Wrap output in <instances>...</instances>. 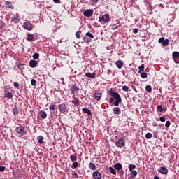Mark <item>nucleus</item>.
<instances>
[{
	"instance_id": "1",
	"label": "nucleus",
	"mask_w": 179,
	"mask_h": 179,
	"mask_svg": "<svg viewBox=\"0 0 179 179\" xmlns=\"http://www.w3.org/2000/svg\"><path fill=\"white\" fill-rule=\"evenodd\" d=\"M109 96H111L113 98H110L109 99V103L110 104H113L114 103V106L115 107H118L120 106V103L122 101V99L121 98V95L118 94V92H116L114 90L110 89L109 90ZM114 99H115V102H114Z\"/></svg>"
},
{
	"instance_id": "2",
	"label": "nucleus",
	"mask_w": 179,
	"mask_h": 179,
	"mask_svg": "<svg viewBox=\"0 0 179 179\" xmlns=\"http://www.w3.org/2000/svg\"><path fill=\"white\" fill-rule=\"evenodd\" d=\"M99 22L102 24L108 23V22H110V15H108V14H104L103 15L99 17Z\"/></svg>"
},
{
	"instance_id": "3",
	"label": "nucleus",
	"mask_w": 179,
	"mask_h": 179,
	"mask_svg": "<svg viewBox=\"0 0 179 179\" xmlns=\"http://www.w3.org/2000/svg\"><path fill=\"white\" fill-rule=\"evenodd\" d=\"M16 134H18L20 136H24L26 135V131H24V127L19 126L15 129Z\"/></svg>"
},
{
	"instance_id": "4",
	"label": "nucleus",
	"mask_w": 179,
	"mask_h": 179,
	"mask_svg": "<svg viewBox=\"0 0 179 179\" xmlns=\"http://www.w3.org/2000/svg\"><path fill=\"white\" fill-rule=\"evenodd\" d=\"M115 145L117 148H124V146H125V139L123 137L120 138L115 143Z\"/></svg>"
},
{
	"instance_id": "5",
	"label": "nucleus",
	"mask_w": 179,
	"mask_h": 179,
	"mask_svg": "<svg viewBox=\"0 0 179 179\" xmlns=\"http://www.w3.org/2000/svg\"><path fill=\"white\" fill-rule=\"evenodd\" d=\"M69 90L71 92V94L75 97V93H76V92H79V87L76 84H74L70 87Z\"/></svg>"
},
{
	"instance_id": "6",
	"label": "nucleus",
	"mask_w": 179,
	"mask_h": 179,
	"mask_svg": "<svg viewBox=\"0 0 179 179\" xmlns=\"http://www.w3.org/2000/svg\"><path fill=\"white\" fill-rule=\"evenodd\" d=\"M23 27L25 30H28L29 31H31V30H33V24L29 21L24 23Z\"/></svg>"
},
{
	"instance_id": "7",
	"label": "nucleus",
	"mask_w": 179,
	"mask_h": 179,
	"mask_svg": "<svg viewBox=\"0 0 179 179\" xmlns=\"http://www.w3.org/2000/svg\"><path fill=\"white\" fill-rule=\"evenodd\" d=\"M172 58L176 64H179V52H173L172 53Z\"/></svg>"
},
{
	"instance_id": "8",
	"label": "nucleus",
	"mask_w": 179,
	"mask_h": 179,
	"mask_svg": "<svg viewBox=\"0 0 179 179\" xmlns=\"http://www.w3.org/2000/svg\"><path fill=\"white\" fill-rule=\"evenodd\" d=\"M83 15L86 17H92V16H93V10H92V9L85 10L83 12Z\"/></svg>"
},
{
	"instance_id": "9",
	"label": "nucleus",
	"mask_w": 179,
	"mask_h": 179,
	"mask_svg": "<svg viewBox=\"0 0 179 179\" xmlns=\"http://www.w3.org/2000/svg\"><path fill=\"white\" fill-rule=\"evenodd\" d=\"M92 177L94 179H101V173L99 172V171H94L92 173Z\"/></svg>"
},
{
	"instance_id": "10",
	"label": "nucleus",
	"mask_w": 179,
	"mask_h": 179,
	"mask_svg": "<svg viewBox=\"0 0 179 179\" xmlns=\"http://www.w3.org/2000/svg\"><path fill=\"white\" fill-rule=\"evenodd\" d=\"M101 93L100 92H95L93 96L94 100H96L97 101H100L101 100Z\"/></svg>"
},
{
	"instance_id": "11",
	"label": "nucleus",
	"mask_w": 179,
	"mask_h": 179,
	"mask_svg": "<svg viewBox=\"0 0 179 179\" xmlns=\"http://www.w3.org/2000/svg\"><path fill=\"white\" fill-rule=\"evenodd\" d=\"M37 65H38V62L33 59L29 61V66L31 68H36L37 67Z\"/></svg>"
},
{
	"instance_id": "12",
	"label": "nucleus",
	"mask_w": 179,
	"mask_h": 179,
	"mask_svg": "<svg viewBox=\"0 0 179 179\" xmlns=\"http://www.w3.org/2000/svg\"><path fill=\"white\" fill-rule=\"evenodd\" d=\"M115 65H116L117 68H118V69H121V68H122V66H124V62H122L121 59H119L115 62Z\"/></svg>"
},
{
	"instance_id": "13",
	"label": "nucleus",
	"mask_w": 179,
	"mask_h": 179,
	"mask_svg": "<svg viewBox=\"0 0 179 179\" xmlns=\"http://www.w3.org/2000/svg\"><path fill=\"white\" fill-rule=\"evenodd\" d=\"M59 108L61 113H62V114H64V113H66L67 110L66 106H65V104L59 105Z\"/></svg>"
},
{
	"instance_id": "14",
	"label": "nucleus",
	"mask_w": 179,
	"mask_h": 179,
	"mask_svg": "<svg viewBox=\"0 0 179 179\" xmlns=\"http://www.w3.org/2000/svg\"><path fill=\"white\" fill-rule=\"evenodd\" d=\"M157 110L159 111V113H166L167 111V108H164L162 105H158L157 107Z\"/></svg>"
},
{
	"instance_id": "15",
	"label": "nucleus",
	"mask_w": 179,
	"mask_h": 179,
	"mask_svg": "<svg viewBox=\"0 0 179 179\" xmlns=\"http://www.w3.org/2000/svg\"><path fill=\"white\" fill-rule=\"evenodd\" d=\"M27 41H33L34 40V34L28 33L27 34Z\"/></svg>"
},
{
	"instance_id": "16",
	"label": "nucleus",
	"mask_w": 179,
	"mask_h": 179,
	"mask_svg": "<svg viewBox=\"0 0 179 179\" xmlns=\"http://www.w3.org/2000/svg\"><path fill=\"white\" fill-rule=\"evenodd\" d=\"M159 173L161 174H167L169 173V170L167 169V168L164 166H162L160 168Z\"/></svg>"
},
{
	"instance_id": "17",
	"label": "nucleus",
	"mask_w": 179,
	"mask_h": 179,
	"mask_svg": "<svg viewBox=\"0 0 179 179\" xmlns=\"http://www.w3.org/2000/svg\"><path fill=\"white\" fill-rule=\"evenodd\" d=\"M82 111L84 114H87V115H92V110H90V109L83 108Z\"/></svg>"
},
{
	"instance_id": "18",
	"label": "nucleus",
	"mask_w": 179,
	"mask_h": 179,
	"mask_svg": "<svg viewBox=\"0 0 179 179\" xmlns=\"http://www.w3.org/2000/svg\"><path fill=\"white\" fill-rule=\"evenodd\" d=\"M113 112L114 113V114L120 115V114H121V109L118 107H115L113 109Z\"/></svg>"
},
{
	"instance_id": "19",
	"label": "nucleus",
	"mask_w": 179,
	"mask_h": 179,
	"mask_svg": "<svg viewBox=\"0 0 179 179\" xmlns=\"http://www.w3.org/2000/svg\"><path fill=\"white\" fill-rule=\"evenodd\" d=\"M120 27H121V24H120V22L112 24V30H117V29H120Z\"/></svg>"
},
{
	"instance_id": "20",
	"label": "nucleus",
	"mask_w": 179,
	"mask_h": 179,
	"mask_svg": "<svg viewBox=\"0 0 179 179\" xmlns=\"http://www.w3.org/2000/svg\"><path fill=\"white\" fill-rule=\"evenodd\" d=\"M89 168L91 169V170H93L94 171L97 170V167L96 166V164H94V163L93 162H90L89 164Z\"/></svg>"
},
{
	"instance_id": "21",
	"label": "nucleus",
	"mask_w": 179,
	"mask_h": 179,
	"mask_svg": "<svg viewBox=\"0 0 179 179\" xmlns=\"http://www.w3.org/2000/svg\"><path fill=\"white\" fill-rule=\"evenodd\" d=\"M37 141L40 145H43L44 143V137L43 136H39L37 137Z\"/></svg>"
},
{
	"instance_id": "22",
	"label": "nucleus",
	"mask_w": 179,
	"mask_h": 179,
	"mask_svg": "<svg viewBox=\"0 0 179 179\" xmlns=\"http://www.w3.org/2000/svg\"><path fill=\"white\" fill-rule=\"evenodd\" d=\"M85 76H87V78H90V79H94L96 74L92 73H85Z\"/></svg>"
},
{
	"instance_id": "23",
	"label": "nucleus",
	"mask_w": 179,
	"mask_h": 179,
	"mask_svg": "<svg viewBox=\"0 0 179 179\" xmlns=\"http://www.w3.org/2000/svg\"><path fill=\"white\" fill-rule=\"evenodd\" d=\"M40 116L43 120H45V118H47V113H45L44 110H41L39 112Z\"/></svg>"
},
{
	"instance_id": "24",
	"label": "nucleus",
	"mask_w": 179,
	"mask_h": 179,
	"mask_svg": "<svg viewBox=\"0 0 179 179\" xmlns=\"http://www.w3.org/2000/svg\"><path fill=\"white\" fill-rule=\"evenodd\" d=\"M70 159L71 162H76V160H78V155H76V154H72L70 156Z\"/></svg>"
},
{
	"instance_id": "25",
	"label": "nucleus",
	"mask_w": 179,
	"mask_h": 179,
	"mask_svg": "<svg viewBox=\"0 0 179 179\" xmlns=\"http://www.w3.org/2000/svg\"><path fill=\"white\" fill-rule=\"evenodd\" d=\"M115 169L117 171L122 170V165L120 163H116L115 164Z\"/></svg>"
},
{
	"instance_id": "26",
	"label": "nucleus",
	"mask_w": 179,
	"mask_h": 179,
	"mask_svg": "<svg viewBox=\"0 0 179 179\" xmlns=\"http://www.w3.org/2000/svg\"><path fill=\"white\" fill-rule=\"evenodd\" d=\"M4 5L6 8H8V9H10V8H12V2L10 1H5Z\"/></svg>"
},
{
	"instance_id": "27",
	"label": "nucleus",
	"mask_w": 179,
	"mask_h": 179,
	"mask_svg": "<svg viewBox=\"0 0 179 179\" xmlns=\"http://www.w3.org/2000/svg\"><path fill=\"white\" fill-rule=\"evenodd\" d=\"M78 166H79V163L76 161L73 162L71 169H78Z\"/></svg>"
},
{
	"instance_id": "28",
	"label": "nucleus",
	"mask_w": 179,
	"mask_h": 179,
	"mask_svg": "<svg viewBox=\"0 0 179 179\" xmlns=\"http://www.w3.org/2000/svg\"><path fill=\"white\" fill-rule=\"evenodd\" d=\"M108 171H109V173H110L111 174H113L115 176V174H117V171H115V169H114V168H113L111 166H110L108 168Z\"/></svg>"
},
{
	"instance_id": "29",
	"label": "nucleus",
	"mask_w": 179,
	"mask_h": 179,
	"mask_svg": "<svg viewBox=\"0 0 179 179\" xmlns=\"http://www.w3.org/2000/svg\"><path fill=\"white\" fill-rule=\"evenodd\" d=\"M13 114L14 115H19V109H17V107H15L13 109Z\"/></svg>"
},
{
	"instance_id": "30",
	"label": "nucleus",
	"mask_w": 179,
	"mask_h": 179,
	"mask_svg": "<svg viewBox=\"0 0 179 179\" xmlns=\"http://www.w3.org/2000/svg\"><path fill=\"white\" fill-rule=\"evenodd\" d=\"M170 43V41H169V39H164V41L162 43V45H164V47L169 45Z\"/></svg>"
},
{
	"instance_id": "31",
	"label": "nucleus",
	"mask_w": 179,
	"mask_h": 179,
	"mask_svg": "<svg viewBox=\"0 0 179 179\" xmlns=\"http://www.w3.org/2000/svg\"><path fill=\"white\" fill-rule=\"evenodd\" d=\"M4 97H6L7 99H12V97H13V94L12 92H8L5 94Z\"/></svg>"
},
{
	"instance_id": "32",
	"label": "nucleus",
	"mask_w": 179,
	"mask_h": 179,
	"mask_svg": "<svg viewBox=\"0 0 179 179\" xmlns=\"http://www.w3.org/2000/svg\"><path fill=\"white\" fill-rule=\"evenodd\" d=\"M141 78H142V79H146V78H148V73L146 72H141Z\"/></svg>"
},
{
	"instance_id": "33",
	"label": "nucleus",
	"mask_w": 179,
	"mask_h": 179,
	"mask_svg": "<svg viewBox=\"0 0 179 179\" xmlns=\"http://www.w3.org/2000/svg\"><path fill=\"white\" fill-rule=\"evenodd\" d=\"M134 169H136V166L134 164H129V171H134Z\"/></svg>"
},
{
	"instance_id": "34",
	"label": "nucleus",
	"mask_w": 179,
	"mask_h": 179,
	"mask_svg": "<svg viewBox=\"0 0 179 179\" xmlns=\"http://www.w3.org/2000/svg\"><path fill=\"white\" fill-rule=\"evenodd\" d=\"M145 90L148 93H152V86L150 85H147L145 87Z\"/></svg>"
},
{
	"instance_id": "35",
	"label": "nucleus",
	"mask_w": 179,
	"mask_h": 179,
	"mask_svg": "<svg viewBox=\"0 0 179 179\" xmlns=\"http://www.w3.org/2000/svg\"><path fill=\"white\" fill-rule=\"evenodd\" d=\"M138 69H139L138 73H141V72H143V71H145V66L144 65L139 66Z\"/></svg>"
},
{
	"instance_id": "36",
	"label": "nucleus",
	"mask_w": 179,
	"mask_h": 179,
	"mask_svg": "<svg viewBox=\"0 0 179 179\" xmlns=\"http://www.w3.org/2000/svg\"><path fill=\"white\" fill-rule=\"evenodd\" d=\"M71 103H72L73 104H74L75 106H77V107L79 106V100H78V99H75L74 100H73V101H71Z\"/></svg>"
},
{
	"instance_id": "37",
	"label": "nucleus",
	"mask_w": 179,
	"mask_h": 179,
	"mask_svg": "<svg viewBox=\"0 0 179 179\" xmlns=\"http://www.w3.org/2000/svg\"><path fill=\"white\" fill-rule=\"evenodd\" d=\"M130 173L131 174L132 178H134V177H136V176H138V172L136 171H130Z\"/></svg>"
},
{
	"instance_id": "38",
	"label": "nucleus",
	"mask_w": 179,
	"mask_h": 179,
	"mask_svg": "<svg viewBox=\"0 0 179 179\" xmlns=\"http://www.w3.org/2000/svg\"><path fill=\"white\" fill-rule=\"evenodd\" d=\"M85 35L87 36V37H90V38H94V35H93L90 32H87Z\"/></svg>"
},
{
	"instance_id": "39",
	"label": "nucleus",
	"mask_w": 179,
	"mask_h": 179,
	"mask_svg": "<svg viewBox=\"0 0 179 179\" xmlns=\"http://www.w3.org/2000/svg\"><path fill=\"white\" fill-rule=\"evenodd\" d=\"M32 57L34 59H38V58H40V54L34 53Z\"/></svg>"
},
{
	"instance_id": "40",
	"label": "nucleus",
	"mask_w": 179,
	"mask_h": 179,
	"mask_svg": "<svg viewBox=\"0 0 179 179\" xmlns=\"http://www.w3.org/2000/svg\"><path fill=\"white\" fill-rule=\"evenodd\" d=\"M55 105L54 104H50L49 106V110H51L52 111H55Z\"/></svg>"
},
{
	"instance_id": "41",
	"label": "nucleus",
	"mask_w": 179,
	"mask_h": 179,
	"mask_svg": "<svg viewBox=\"0 0 179 179\" xmlns=\"http://www.w3.org/2000/svg\"><path fill=\"white\" fill-rule=\"evenodd\" d=\"M31 86H36V85L37 84V81L34 79H32L31 80Z\"/></svg>"
},
{
	"instance_id": "42",
	"label": "nucleus",
	"mask_w": 179,
	"mask_h": 179,
	"mask_svg": "<svg viewBox=\"0 0 179 179\" xmlns=\"http://www.w3.org/2000/svg\"><path fill=\"white\" fill-rule=\"evenodd\" d=\"M122 90L123 92H128V90H129V87H128V86L124 85L122 87Z\"/></svg>"
},
{
	"instance_id": "43",
	"label": "nucleus",
	"mask_w": 179,
	"mask_h": 179,
	"mask_svg": "<svg viewBox=\"0 0 179 179\" xmlns=\"http://www.w3.org/2000/svg\"><path fill=\"white\" fill-rule=\"evenodd\" d=\"M146 139H150L152 138V134L151 133H147L145 134Z\"/></svg>"
},
{
	"instance_id": "44",
	"label": "nucleus",
	"mask_w": 179,
	"mask_h": 179,
	"mask_svg": "<svg viewBox=\"0 0 179 179\" xmlns=\"http://www.w3.org/2000/svg\"><path fill=\"white\" fill-rule=\"evenodd\" d=\"M170 125H171V123L170 122V121H166L165 123L166 128H169Z\"/></svg>"
},
{
	"instance_id": "45",
	"label": "nucleus",
	"mask_w": 179,
	"mask_h": 179,
	"mask_svg": "<svg viewBox=\"0 0 179 179\" xmlns=\"http://www.w3.org/2000/svg\"><path fill=\"white\" fill-rule=\"evenodd\" d=\"M76 38L79 39L80 38V31H76Z\"/></svg>"
},
{
	"instance_id": "46",
	"label": "nucleus",
	"mask_w": 179,
	"mask_h": 179,
	"mask_svg": "<svg viewBox=\"0 0 179 179\" xmlns=\"http://www.w3.org/2000/svg\"><path fill=\"white\" fill-rule=\"evenodd\" d=\"M159 121H161V122H166V117L162 116L159 117Z\"/></svg>"
},
{
	"instance_id": "47",
	"label": "nucleus",
	"mask_w": 179,
	"mask_h": 179,
	"mask_svg": "<svg viewBox=\"0 0 179 179\" xmlns=\"http://www.w3.org/2000/svg\"><path fill=\"white\" fill-rule=\"evenodd\" d=\"M164 40V37L159 38V40H158V43H162V44Z\"/></svg>"
},
{
	"instance_id": "48",
	"label": "nucleus",
	"mask_w": 179,
	"mask_h": 179,
	"mask_svg": "<svg viewBox=\"0 0 179 179\" xmlns=\"http://www.w3.org/2000/svg\"><path fill=\"white\" fill-rule=\"evenodd\" d=\"M13 86H14L15 87H19V83H17V82H14Z\"/></svg>"
},
{
	"instance_id": "49",
	"label": "nucleus",
	"mask_w": 179,
	"mask_h": 179,
	"mask_svg": "<svg viewBox=\"0 0 179 179\" xmlns=\"http://www.w3.org/2000/svg\"><path fill=\"white\" fill-rule=\"evenodd\" d=\"M139 31V29H138V28H135L133 31V33H134L135 34H136V33H138Z\"/></svg>"
},
{
	"instance_id": "50",
	"label": "nucleus",
	"mask_w": 179,
	"mask_h": 179,
	"mask_svg": "<svg viewBox=\"0 0 179 179\" xmlns=\"http://www.w3.org/2000/svg\"><path fill=\"white\" fill-rule=\"evenodd\" d=\"M6 168L5 166H0V171H5Z\"/></svg>"
},
{
	"instance_id": "51",
	"label": "nucleus",
	"mask_w": 179,
	"mask_h": 179,
	"mask_svg": "<svg viewBox=\"0 0 179 179\" xmlns=\"http://www.w3.org/2000/svg\"><path fill=\"white\" fill-rule=\"evenodd\" d=\"M73 177H75V178H78V177H79V175H78V173H73Z\"/></svg>"
},
{
	"instance_id": "52",
	"label": "nucleus",
	"mask_w": 179,
	"mask_h": 179,
	"mask_svg": "<svg viewBox=\"0 0 179 179\" xmlns=\"http://www.w3.org/2000/svg\"><path fill=\"white\" fill-rule=\"evenodd\" d=\"M92 42V39H90V38H86V41H85V43H91Z\"/></svg>"
},
{
	"instance_id": "53",
	"label": "nucleus",
	"mask_w": 179,
	"mask_h": 179,
	"mask_svg": "<svg viewBox=\"0 0 179 179\" xmlns=\"http://www.w3.org/2000/svg\"><path fill=\"white\" fill-rule=\"evenodd\" d=\"M65 171H66V173H69V171H71V168H69H69L66 167L65 169Z\"/></svg>"
},
{
	"instance_id": "54",
	"label": "nucleus",
	"mask_w": 179,
	"mask_h": 179,
	"mask_svg": "<svg viewBox=\"0 0 179 179\" xmlns=\"http://www.w3.org/2000/svg\"><path fill=\"white\" fill-rule=\"evenodd\" d=\"M53 2H55V3H61V0H53Z\"/></svg>"
},
{
	"instance_id": "55",
	"label": "nucleus",
	"mask_w": 179,
	"mask_h": 179,
	"mask_svg": "<svg viewBox=\"0 0 179 179\" xmlns=\"http://www.w3.org/2000/svg\"><path fill=\"white\" fill-rule=\"evenodd\" d=\"M120 176H124V171L122 169L120 171Z\"/></svg>"
},
{
	"instance_id": "56",
	"label": "nucleus",
	"mask_w": 179,
	"mask_h": 179,
	"mask_svg": "<svg viewBox=\"0 0 179 179\" xmlns=\"http://www.w3.org/2000/svg\"><path fill=\"white\" fill-rule=\"evenodd\" d=\"M154 179H160V178H159V176H155Z\"/></svg>"
},
{
	"instance_id": "57",
	"label": "nucleus",
	"mask_w": 179,
	"mask_h": 179,
	"mask_svg": "<svg viewBox=\"0 0 179 179\" xmlns=\"http://www.w3.org/2000/svg\"><path fill=\"white\" fill-rule=\"evenodd\" d=\"M83 43H85V41H86V38H83Z\"/></svg>"
},
{
	"instance_id": "58",
	"label": "nucleus",
	"mask_w": 179,
	"mask_h": 179,
	"mask_svg": "<svg viewBox=\"0 0 179 179\" xmlns=\"http://www.w3.org/2000/svg\"><path fill=\"white\" fill-rule=\"evenodd\" d=\"M16 23H19V20H18V21H16Z\"/></svg>"
},
{
	"instance_id": "59",
	"label": "nucleus",
	"mask_w": 179,
	"mask_h": 179,
	"mask_svg": "<svg viewBox=\"0 0 179 179\" xmlns=\"http://www.w3.org/2000/svg\"><path fill=\"white\" fill-rule=\"evenodd\" d=\"M96 1H99V0H96Z\"/></svg>"
}]
</instances>
